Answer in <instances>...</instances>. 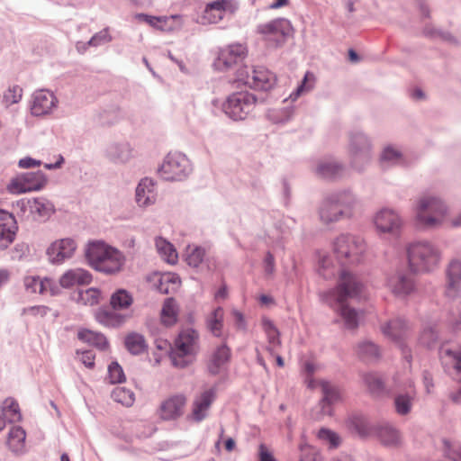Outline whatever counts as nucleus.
<instances>
[{
    "label": "nucleus",
    "instance_id": "obj_7",
    "mask_svg": "<svg viewBox=\"0 0 461 461\" xmlns=\"http://www.w3.org/2000/svg\"><path fill=\"white\" fill-rule=\"evenodd\" d=\"M446 214V208L440 200L435 197H423L420 200L416 221L420 227L432 228L439 225Z\"/></svg>",
    "mask_w": 461,
    "mask_h": 461
},
{
    "label": "nucleus",
    "instance_id": "obj_57",
    "mask_svg": "<svg viewBox=\"0 0 461 461\" xmlns=\"http://www.w3.org/2000/svg\"><path fill=\"white\" fill-rule=\"evenodd\" d=\"M437 338V331L435 330L432 328H426L420 336V344L430 348L436 341Z\"/></svg>",
    "mask_w": 461,
    "mask_h": 461
},
{
    "label": "nucleus",
    "instance_id": "obj_40",
    "mask_svg": "<svg viewBox=\"0 0 461 461\" xmlns=\"http://www.w3.org/2000/svg\"><path fill=\"white\" fill-rule=\"evenodd\" d=\"M156 247L161 257L169 264H176L178 258L177 252L173 245L166 240L158 238L156 240Z\"/></svg>",
    "mask_w": 461,
    "mask_h": 461
},
{
    "label": "nucleus",
    "instance_id": "obj_33",
    "mask_svg": "<svg viewBox=\"0 0 461 461\" xmlns=\"http://www.w3.org/2000/svg\"><path fill=\"white\" fill-rule=\"evenodd\" d=\"M25 430L20 426L11 428L8 432L7 445L14 453H22L25 448Z\"/></svg>",
    "mask_w": 461,
    "mask_h": 461
},
{
    "label": "nucleus",
    "instance_id": "obj_55",
    "mask_svg": "<svg viewBox=\"0 0 461 461\" xmlns=\"http://www.w3.org/2000/svg\"><path fill=\"white\" fill-rule=\"evenodd\" d=\"M318 438L321 440L329 443L330 447H337L340 443L339 436L335 432L327 429H320L318 432Z\"/></svg>",
    "mask_w": 461,
    "mask_h": 461
},
{
    "label": "nucleus",
    "instance_id": "obj_30",
    "mask_svg": "<svg viewBox=\"0 0 461 461\" xmlns=\"http://www.w3.org/2000/svg\"><path fill=\"white\" fill-rule=\"evenodd\" d=\"M230 359V349L226 344L218 347L208 362L209 372L212 375L219 374Z\"/></svg>",
    "mask_w": 461,
    "mask_h": 461
},
{
    "label": "nucleus",
    "instance_id": "obj_54",
    "mask_svg": "<svg viewBox=\"0 0 461 461\" xmlns=\"http://www.w3.org/2000/svg\"><path fill=\"white\" fill-rule=\"evenodd\" d=\"M156 348L158 352L154 353L155 361L157 364L160 363L162 358L166 357L169 349L172 350L170 343L166 339H158L155 341Z\"/></svg>",
    "mask_w": 461,
    "mask_h": 461
},
{
    "label": "nucleus",
    "instance_id": "obj_36",
    "mask_svg": "<svg viewBox=\"0 0 461 461\" xmlns=\"http://www.w3.org/2000/svg\"><path fill=\"white\" fill-rule=\"evenodd\" d=\"M28 203L31 212L39 218H48L54 212L53 204L47 200L39 198Z\"/></svg>",
    "mask_w": 461,
    "mask_h": 461
},
{
    "label": "nucleus",
    "instance_id": "obj_35",
    "mask_svg": "<svg viewBox=\"0 0 461 461\" xmlns=\"http://www.w3.org/2000/svg\"><path fill=\"white\" fill-rule=\"evenodd\" d=\"M262 327L268 339V350L272 355L281 346L280 332L275 324L267 318L262 320Z\"/></svg>",
    "mask_w": 461,
    "mask_h": 461
},
{
    "label": "nucleus",
    "instance_id": "obj_34",
    "mask_svg": "<svg viewBox=\"0 0 461 461\" xmlns=\"http://www.w3.org/2000/svg\"><path fill=\"white\" fill-rule=\"evenodd\" d=\"M224 321V310L221 307H217L206 317V326L208 330L216 337L222 335Z\"/></svg>",
    "mask_w": 461,
    "mask_h": 461
},
{
    "label": "nucleus",
    "instance_id": "obj_61",
    "mask_svg": "<svg viewBox=\"0 0 461 461\" xmlns=\"http://www.w3.org/2000/svg\"><path fill=\"white\" fill-rule=\"evenodd\" d=\"M79 361L83 363L87 368H93L95 366V354L92 350H86L79 354L77 352Z\"/></svg>",
    "mask_w": 461,
    "mask_h": 461
},
{
    "label": "nucleus",
    "instance_id": "obj_10",
    "mask_svg": "<svg viewBox=\"0 0 461 461\" xmlns=\"http://www.w3.org/2000/svg\"><path fill=\"white\" fill-rule=\"evenodd\" d=\"M247 56L248 48L245 44L232 43L219 50L214 66L220 70H229L241 65Z\"/></svg>",
    "mask_w": 461,
    "mask_h": 461
},
{
    "label": "nucleus",
    "instance_id": "obj_6",
    "mask_svg": "<svg viewBox=\"0 0 461 461\" xmlns=\"http://www.w3.org/2000/svg\"><path fill=\"white\" fill-rule=\"evenodd\" d=\"M356 201L351 194H340L338 197L323 203L320 211L321 219L325 223H330L341 217L351 216Z\"/></svg>",
    "mask_w": 461,
    "mask_h": 461
},
{
    "label": "nucleus",
    "instance_id": "obj_53",
    "mask_svg": "<svg viewBox=\"0 0 461 461\" xmlns=\"http://www.w3.org/2000/svg\"><path fill=\"white\" fill-rule=\"evenodd\" d=\"M96 320L105 326H114L120 321L117 314L108 310H99L96 312Z\"/></svg>",
    "mask_w": 461,
    "mask_h": 461
},
{
    "label": "nucleus",
    "instance_id": "obj_9",
    "mask_svg": "<svg viewBox=\"0 0 461 461\" xmlns=\"http://www.w3.org/2000/svg\"><path fill=\"white\" fill-rule=\"evenodd\" d=\"M190 171L189 161L181 153H169L158 169L159 176L167 181L184 179Z\"/></svg>",
    "mask_w": 461,
    "mask_h": 461
},
{
    "label": "nucleus",
    "instance_id": "obj_59",
    "mask_svg": "<svg viewBox=\"0 0 461 461\" xmlns=\"http://www.w3.org/2000/svg\"><path fill=\"white\" fill-rule=\"evenodd\" d=\"M51 310L44 305L32 306L24 310V313L32 317H45Z\"/></svg>",
    "mask_w": 461,
    "mask_h": 461
},
{
    "label": "nucleus",
    "instance_id": "obj_41",
    "mask_svg": "<svg viewBox=\"0 0 461 461\" xmlns=\"http://www.w3.org/2000/svg\"><path fill=\"white\" fill-rule=\"evenodd\" d=\"M112 398L125 407H131L135 402L134 393L126 387L118 386L112 392Z\"/></svg>",
    "mask_w": 461,
    "mask_h": 461
},
{
    "label": "nucleus",
    "instance_id": "obj_14",
    "mask_svg": "<svg viewBox=\"0 0 461 461\" xmlns=\"http://www.w3.org/2000/svg\"><path fill=\"white\" fill-rule=\"evenodd\" d=\"M387 286L397 297H406L416 290L414 279L411 275L399 271L389 276Z\"/></svg>",
    "mask_w": 461,
    "mask_h": 461
},
{
    "label": "nucleus",
    "instance_id": "obj_63",
    "mask_svg": "<svg viewBox=\"0 0 461 461\" xmlns=\"http://www.w3.org/2000/svg\"><path fill=\"white\" fill-rule=\"evenodd\" d=\"M258 461H276V459L266 445L260 444L258 447Z\"/></svg>",
    "mask_w": 461,
    "mask_h": 461
},
{
    "label": "nucleus",
    "instance_id": "obj_38",
    "mask_svg": "<svg viewBox=\"0 0 461 461\" xmlns=\"http://www.w3.org/2000/svg\"><path fill=\"white\" fill-rule=\"evenodd\" d=\"M77 337L80 340L95 346L101 349H104L107 347V340L101 333L95 332L90 330H82L78 331Z\"/></svg>",
    "mask_w": 461,
    "mask_h": 461
},
{
    "label": "nucleus",
    "instance_id": "obj_26",
    "mask_svg": "<svg viewBox=\"0 0 461 461\" xmlns=\"http://www.w3.org/2000/svg\"><path fill=\"white\" fill-rule=\"evenodd\" d=\"M92 275L83 268H73L66 271L59 277V285L68 289L76 285H86L92 282Z\"/></svg>",
    "mask_w": 461,
    "mask_h": 461
},
{
    "label": "nucleus",
    "instance_id": "obj_19",
    "mask_svg": "<svg viewBox=\"0 0 461 461\" xmlns=\"http://www.w3.org/2000/svg\"><path fill=\"white\" fill-rule=\"evenodd\" d=\"M17 230L14 216L5 210H0V251L14 242Z\"/></svg>",
    "mask_w": 461,
    "mask_h": 461
},
{
    "label": "nucleus",
    "instance_id": "obj_51",
    "mask_svg": "<svg viewBox=\"0 0 461 461\" xmlns=\"http://www.w3.org/2000/svg\"><path fill=\"white\" fill-rule=\"evenodd\" d=\"M314 83H315L314 75L312 72H306L302 84L297 87L295 92L290 95V97L293 100L297 99L302 94L309 92L311 89H312Z\"/></svg>",
    "mask_w": 461,
    "mask_h": 461
},
{
    "label": "nucleus",
    "instance_id": "obj_58",
    "mask_svg": "<svg viewBox=\"0 0 461 461\" xmlns=\"http://www.w3.org/2000/svg\"><path fill=\"white\" fill-rule=\"evenodd\" d=\"M334 266L329 257H323L320 261V273L326 278L334 276V271H330V268H333Z\"/></svg>",
    "mask_w": 461,
    "mask_h": 461
},
{
    "label": "nucleus",
    "instance_id": "obj_1",
    "mask_svg": "<svg viewBox=\"0 0 461 461\" xmlns=\"http://www.w3.org/2000/svg\"><path fill=\"white\" fill-rule=\"evenodd\" d=\"M363 285L358 277L347 270H341L336 289L323 294L324 300L332 305H338L340 316L348 329H355L358 324V313L345 303L348 298H354L362 292Z\"/></svg>",
    "mask_w": 461,
    "mask_h": 461
},
{
    "label": "nucleus",
    "instance_id": "obj_24",
    "mask_svg": "<svg viewBox=\"0 0 461 461\" xmlns=\"http://www.w3.org/2000/svg\"><path fill=\"white\" fill-rule=\"evenodd\" d=\"M77 245L71 239H62L55 241L48 249V255L53 263H61L72 257Z\"/></svg>",
    "mask_w": 461,
    "mask_h": 461
},
{
    "label": "nucleus",
    "instance_id": "obj_29",
    "mask_svg": "<svg viewBox=\"0 0 461 461\" xmlns=\"http://www.w3.org/2000/svg\"><path fill=\"white\" fill-rule=\"evenodd\" d=\"M447 295L453 297L459 289L461 283V261L453 259L447 268Z\"/></svg>",
    "mask_w": 461,
    "mask_h": 461
},
{
    "label": "nucleus",
    "instance_id": "obj_49",
    "mask_svg": "<svg viewBox=\"0 0 461 461\" xmlns=\"http://www.w3.org/2000/svg\"><path fill=\"white\" fill-rule=\"evenodd\" d=\"M414 394H399L395 397L394 405L398 414L406 415L411 411Z\"/></svg>",
    "mask_w": 461,
    "mask_h": 461
},
{
    "label": "nucleus",
    "instance_id": "obj_3",
    "mask_svg": "<svg viewBox=\"0 0 461 461\" xmlns=\"http://www.w3.org/2000/svg\"><path fill=\"white\" fill-rule=\"evenodd\" d=\"M199 349V334L194 329L183 330L175 340L170 359L176 367L184 368L190 365Z\"/></svg>",
    "mask_w": 461,
    "mask_h": 461
},
{
    "label": "nucleus",
    "instance_id": "obj_27",
    "mask_svg": "<svg viewBox=\"0 0 461 461\" xmlns=\"http://www.w3.org/2000/svg\"><path fill=\"white\" fill-rule=\"evenodd\" d=\"M112 249L113 247L108 246L101 241L89 243L86 251V257L89 265L96 270L99 267V265L102 264V261L105 259V258L110 253V250Z\"/></svg>",
    "mask_w": 461,
    "mask_h": 461
},
{
    "label": "nucleus",
    "instance_id": "obj_42",
    "mask_svg": "<svg viewBox=\"0 0 461 461\" xmlns=\"http://www.w3.org/2000/svg\"><path fill=\"white\" fill-rule=\"evenodd\" d=\"M363 383L372 394L383 393L384 384L383 379L375 373H366L362 375Z\"/></svg>",
    "mask_w": 461,
    "mask_h": 461
},
{
    "label": "nucleus",
    "instance_id": "obj_45",
    "mask_svg": "<svg viewBox=\"0 0 461 461\" xmlns=\"http://www.w3.org/2000/svg\"><path fill=\"white\" fill-rule=\"evenodd\" d=\"M378 437L382 443L387 446H396L401 441L399 431L390 426L381 428L378 432Z\"/></svg>",
    "mask_w": 461,
    "mask_h": 461
},
{
    "label": "nucleus",
    "instance_id": "obj_37",
    "mask_svg": "<svg viewBox=\"0 0 461 461\" xmlns=\"http://www.w3.org/2000/svg\"><path fill=\"white\" fill-rule=\"evenodd\" d=\"M177 321V306L173 298H167L161 310V321L166 326H172Z\"/></svg>",
    "mask_w": 461,
    "mask_h": 461
},
{
    "label": "nucleus",
    "instance_id": "obj_20",
    "mask_svg": "<svg viewBox=\"0 0 461 461\" xmlns=\"http://www.w3.org/2000/svg\"><path fill=\"white\" fill-rule=\"evenodd\" d=\"M309 386H311L312 388H321V393L323 394L322 400L321 402V412L324 415H331L330 405L339 401V389L336 385L323 380L316 382L310 381Z\"/></svg>",
    "mask_w": 461,
    "mask_h": 461
},
{
    "label": "nucleus",
    "instance_id": "obj_23",
    "mask_svg": "<svg viewBox=\"0 0 461 461\" xmlns=\"http://www.w3.org/2000/svg\"><path fill=\"white\" fill-rule=\"evenodd\" d=\"M23 284L25 289L33 294L55 295L59 293V286L50 278H41L39 276H29L24 277Z\"/></svg>",
    "mask_w": 461,
    "mask_h": 461
},
{
    "label": "nucleus",
    "instance_id": "obj_4",
    "mask_svg": "<svg viewBox=\"0 0 461 461\" xmlns=\"http://www.w3.org/2000/svg\"><path fill=\"white\" fill-rule=\"evenodd\" d=\"M365 251L366 243L358 236L341 234L333 241V253L341 266L359 263Z\"/></svg>",
    "mask_w": 461,
    "mask_h": 461
},
{
    "label": "nucleus",
    "instance_id": "obj_39",
    "mask_svg": "<svg viewBox=\"0 0 461 461\" xmlns=\"http://www.w3.org/2000/svg\"><path fill=\"white\" fill-rule=\"evenodd\" d=\"M125 347L131 354L139 355L147 349V343L142 335L131 333L125 338Z\"/></svg>",
    "mask_w": 461,
    "mask_h": 461
},
{
    "label": "nucleus",
    "instance_id": "obj_13",
    "mask_svg": "<svg viewBox=\"0 0 461 461\" xmlns=\"http://www.w3.org/2000/svg\"><path fill=\"white\" fill-rule=\"evenodd\" d=\"M237 8L233 0H214L205 5L202 20L204 23H217L226 14H233Z\"/></svg>",
    "mask_w": 461,
    "mask_h": 461
},
{
    "label": "nucleus",
    "instance_id": "obj_18",
    "mask_svg": "<svg viewBox=\"0 0 461 461\" xmlns=\"http://www.w3.org/2000/svg\"><path fill=\"white\" fill-rule=\"evenodd\" d=\"M439 357L445 368L456 375H461V347L453 343H444L439 348Z\"/></svg>",
    "mask_w": 461,
    "mask_h": 461
},
{
    "label": "nucleus",
    "instance_id": "obj_25",
    "mask_svg": "<svg viewBox=\"0 0 461 461\" xmlns=\"http://www.w3.org/2000/svg\"><path fill=\"white\" fill-rule=\"evenodd\" d=\"M149 281L153 282L154 286L162 294L175 293L181 285L180 277L174 273H154L149 277Z\"/></svg>",
    "mask_w": 461,
    "mask_h": 461
},
{
    "label": "nucleus",
    "instance_id": "obj_56",
    "mask_svg": "<svg viewBox=\"0 0 461 461\" xmlns=\"http://www.w3.org/2000/svg\"><path fill=\"white\" fill-rule=\"evenodd\" d=\"M109 378L111 383L116 384V383H122L125 380V375L123 373V370L121 366L118 365L116 362H113L109 367Z\"/></svg>",
    "mask_w": 461,
    "mask_h": 461
},
{
    "label": "nucleus",
    "instance_id": "obj_16",
    "mask_svg": "<svg viewBox=\"0 0 461 461\" xmlns=\"http://www.w3.org/2000/svg\"><path fill=\"white\" fill-rule=\"evenodd\" d=\"M44 182L42 175L28 173L12 179L7 189L12 194H23L41 189Z\"/></svg>",
    "mask_w": 461,
    "mask_h": 461
},
{
    "label": "nucleus",
    "instance_id": "obj_17",
    "mask_svg": "<svg viewBox=\"0 0 461 461\" xmlns=\"http://www.w3.org/2000/svg\"><path fill=\"white\" fill-rule=\"evenodd\" d=\"M215 390L209 388L197 394L192 402L190 419L196 422L204 420L208 415V411L215 400Z\"/></svg>",
    "mask_w": 461,
    "mask_h": 461
},
{
    "label": "nucleus",
    "instance_id": "obj_62",
    "mask_svg": "<svg viewBox=\"0 0 461 461\" xmlns=\"http://www.w3.org/2000/svg\"><path fill=\"white\" fill-rule=\"evenodd\" d=\"M401 159V153L393 149L392 147H387L384 149L382 154V160L384 161H391L396 163Z\"/></svg>",
    "mask_w": 461,
    "mask_h": 461
},
{
    "label": "nucleus",
    "instance_id": "obj_8",
    "mask_svg": "<svg viewBox=\"0 0 461 461\" xmlns=\"http://www.w3.org/2000/svg\"><path fill=\"white\" fill-rule=\"evenodd\" d=\"M237 80L257 90L267 91L276 84V76L264 67L249 68L244 67L238 70Z\"/></svg>",
    "mask_w": 461,
    "mask_h": 461
},
{
    "label": "nucleus",
    "instance_id": "obj_52",
    "mask_svg": "<svg viewBox=\"0 0 461 461\" xmlns=\"http://www.w3.org/2000/svg\"><path fill=\"white\" fill-rule=\"evenodd\" d=\"M23 95V89L18 86L9 87L4 94L3 101L6 106L17 104Z\"/></svg>",
    "mask_w": 461,
    "mask_h": 461
},
{
    "label": "nucleus",
    "instance_id": "obj_64",
    "mask_svg": "<svg viewBox=\"0 0 461 461\" xmlns=\"http://www.w3.org/2000/svg\"><path fill=\"white\" fill-rule=\"evenodd\" d=\"M423 384L425 386L426 393H431L434 388V383L432 375L427 371L423 373Z\"/></svg>",
    "mask_w": 461,
    "mask_h": 461
},
{
    "label": "nucleus",
    "instance_id": "obj_11",
    "mask_svg": "<svg viewBox=\"0 0 461 461\" xmlns=\"http://www.w3.org/2000/svg\"><path fill=\"white\" fill-rule=\"evenodd\" d=\"M293 31L290 21L285 18H276L257 27V33L265 40L274 39L276 45L284 43L286 38L292 35Z\"/></svg>",
    "mask_w": 461,
    "mask_h": 461
},
{
    "label": "nucleus",
    "instance_id": "obj_12",
    "mask_svg": "<svg viewBox=\"0 0 461 461\" xmlns=\"http://www.w3.org/2000/svg\"><path fill=\"white\" fill-rule=\"evenodd\" d=\"M187 398L184 393L168 395L158 408V417L167 421L176 420L185 413Z\"/></svg>",
    "mask_w": 461,
    "mask_h": 461
},
{
    "label": "nucleus",
    "instance_id": "obj_48",
    "mask_svg": "<svg viewBox=\"0 0 461 461\" xmlns=\"http://www.w3.org/2000/svg\"><path fill=\"white\" fill-rule=\"evenodd\" d=\"M101 300V291L97 288H88L78 293L77 302L84 305H95Z\"/></svg>",
    "mask_w": 461,
    "mask_h": 461
},
{
    "label": "nucleus",
    "instance_id": "obj_32",
    "mask_svg": "<svg viewBox=\"0 0 461 461\" xmlns=\"http://www.w3.org/2000/svg\"><path fill=\"white\" fill-rule=\"evenodd\" d=\"M123 265L124 257L118 249L113 248L96 270L105 274H115L122 270Z\"/></svg>",
    "mask_w": 461,
    "mask_h": 461
},
{
    "label": "nucleus",
    "instance_id": "obj_60",
    "mask_svg": "<svg viewBox=\"0 0 461 461\" xmlns=\"http://www.w3.org/2000/svg\"><path fill=\"white\" fill-rule=\"evenodd\" d=\"M110 41L111 36L109 35L108 31L103 30L91 38V40L89 41V44L92 46H97L101 43L109 42Z\"/></svg>",
    "mask_w": 461,
    "mask_h": 461
},
{
    "label": "nucleus",
    "instance_id": "obj_31",
    "mask_svg": "<svg viewBox=\"0 0 461 461\" xmlns=\"http://www.w3.org/2000/svg\"><path fill=\"white\" fill-rule=\"evenodd\" d=\"M382 331L384 336L401 345L408 334V326L402 320L395 319L383 326Z\"/></svg>",
    "mask_w": 461,
    "mask_h": 461
},
{
    "label": "nucleus",
    "instance_id": "obj_15",
    "mask_svg": "<svg viewBox=\"0 0 461 461\" xmlns=\"http://www.w3.org/2000/svg\"><path fill=\"white\" fill-rule=\"evenodd\" d=\"M136 18L140 22L145 23L152 28L164 32L176 31L182 26V17L180 15L152 16L146 14H139L136 15Z\"/></svg>",
    "mask_w": 461,
    "mask_h": 461
},
{
    "label": "nucleus",
    "instance_id": "obj_28",
    "mask_svg": "<svg viewBox=\"0 0 461 461\" xmlns=\"http://www.w3.org/2000/svg\"><path fill=\"white\" fill-rule=\"evenodd\" d=\"M157 194L155 184L150 178H144L136 188V202L140 206H148L155 203Z\"/></svg>",
    "mask_w": 461,
    "mask_h": 461
},
{
    "label": "nucleus",
    "instance_id": "obj_2",
    "mask_svg": "<svg viewBox=\"0 0 461 461\" xmlns=\"http://www.w3.org/2000/svg\"><path fill=\"white\" fill-rule=\"evenodd\" d=\"M410 268L416 273L433 271L439 265L441 252L437 246L429 241H417L407 249Z\"/></svg>",
    "mask_w": 461,
    "mask_h": 461
},
{
    "label": "nucleus",
    "instance_id": "obj_21",
    "mask_svg": "<svg viewBox=\"0 0 461 461\" xmlns=\"http://www.w3.org/2000/svg\"><path fill=\"white\" fill-rule=\"evenodd\" d=\"M376 229L384 233H396L402 227L400 216L393 210L383 209L374 219Z\"/></svg>",
    "mask_w": 461,
    "mask_h": 461
},
{
    "label": "nucleus",
    "instance_id": "obj_44",
    "mask_svg": "<svg viewBox=\"0 0 461 461\" xmlns=\"http://www.w3.org/2000/svg\"><path fill=\"white\" fill-rule=\"evenodd\" d=\"M132 301L131 294L124 289L117 290L111 296V305L113 309H126Z\"/></svg>",
    "mask_w": 461,
    "mask_h": 461
},
{
    "label": "nucleus",
    "instance_id": "obj_22",
    "mask_svg": "<svg viewBox=\"0 0 461 461\" xmlns=\"http://www.w3.org/2000/svg\"><path fill=\"white\" fill-rule=\"evenodd\" d=\"M56 102L53 93L48 90H39L33 95L31 106L32 113L35 116L48 114L56 106Z\"/></svg>",
    "mask_w": 461,
    "mask_h": 461
},
{
    "label": "nucleus",
    "instance_id": "obj_5",
    "mask_svg": "<svg viewBox=\"0 0 461 461\" xmlns=\"http://www.w3.org/2000/svg\"><path fill=\"white\" fill-rule=\"evenodd\" d=\"M257 97L248 91L230 95L222 104L225 114L233 121L246 120L255 110Z\"/></svg>",
    "mask_w": 461,
    "mask_h": 461
},
{
    "label": "nucleus",
    "instance_id": "obj_46",
    "mask_svg": "<svg viewBox=\"0 0 461 461\" xmlns=\"http://www.w3.org/2000/svg\"><path fill=\"white\" fill-rule=\"evenodd\" d=\"M2 411L10 422L19 421L22 418L18 402L13 398L4 401Z\"/></svg>",
    "mask_w": 461,
    "mask_h": 461
},
{
    "label": "nucleus",
    "instance_id": "obj_47",
    "mask_svg": "<svg viewBox=\"0 0 461 461\" xmlns=\"http://www.w3.org/2000/svg\"><path fill=\"white\" fill-rule=\"evenodd\" d=\"M205 249L197 246H188L186 249L185 261L193 267H197L203 261Z\"/></svg>",
    "mask_w": 461,
    "mask_h": 461
},
{
    "label": "nucleus",
    "instance_id": "obj_43",
    "mask_svg": "<svg viewBox=\"0 0 461 461\" xmlns=\"http://www.w3.org/2000/svg\"><path fill=\"white\" fill-rule=\"evenodd\" d=\"M316 171L321 177L333 179L341 176L343 168L332 162H322L319 164Z\"/></svg>",
    "mask_w": 461,
    "mask_h": 461
},
{
    "label": "nucleus",
    "instance_id": "obj_50",
    "mask_svg": "<svg viewBox=\"0 0 461 461\" xmlns=\"http://www.w3.org/2000/svg\"><path fill=\"white\" fill-rule=\"evenodd\" d=\"M357 354L364 359H374L379 357L380 350L375 344L368 341L358 345Z\"/></svg>",
    "mask_w": 461,
    "mask_h": 461
}]
</instances>
